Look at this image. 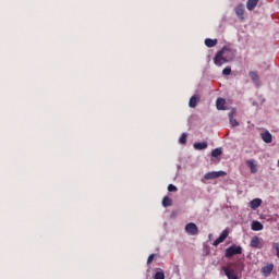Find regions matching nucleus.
I'll use <instances>...</instances> for the list:
<instances>
[{
	"mask_svg": "<svg viewBox=\"0 0 279 279\" xmlns=\"http://www.w3.org/2000/svg\"><path fill=\"white\" fill-rule=\"evenodd\" d=\"M243 263L241 262H232L229 263L227 266L222 267V271H225V276H227L228 279H239V275L236 271H243Z\"/></svg>",
	"mask_w": 279,
	"mask_h": 279,
	"instance_id": "f257e3e1",
	"label": "nucleus"
},
{
	"mask_svg": "<svg viewBox=\"0 0 279 279\" xmlns=\"http://www.w3.org/2000/svg\"><path fill=\"white\" fill-rule=\"evenodd\" d=\"M239 254H243V247L236 245L229 246L225 251L226 258H232V256H236Z\"/></svg>",
	"mask_w": 279,
	"mask_h": 279,
	"instance_id": "f03ea898",
	"label": "nucleus"
},
{
	"mask_svg": "<svg viewBox=\"0 0 279 279\" xmlns=\"http://www.w3.org/2000/svg\"><path fill=\"white\" fill-rule=\"evenodd\" d=\"M228 173L223 170L207 172L204 178L205 180H217V178H226Z\"/></svg>",
	"mask_w": 279,
	"mask_h": 279,
	"instance_id": "7ed1b4c3",
	"label": "nucleus"
},
{
	"mask_svg": "<svg viewBox=\"0 0 279 279\" xmlns=\"http://www.w3.org/2000/svg\"><path fill=\"white\" fill-rule=\"evenodd\" d=\"M221 52V54L225 57V59L227 60V62H232V60H234L235 58V52L233 49H230L228 47H223L221 50H219Z\"/></svg>",
	"mask_w": 279,
	"mask_h": 279,
	"instance_id": "20e7f679",
	"label": "nucleus"
},
{
	"mask_svg": "<svg viewBox=\"0 0 279 279\" xmlns=\"http://www.w3.org/2000/svg\"><path fill=\"white\" fill-rule=\"evenodd\" d=\"M185 232H187V234H191V236H195L199 233V229L197 228V225H195V222H190L185 226Z\"/></svg>",
	"mask_w": 279,
	"mask_h": 279,
	"instance_id": "39448f33",
	"label": "nucleus"
},
{
	"mask_svg": "<svg viewBox=\"0 0 279 279\" xmlns=\"http://www.w3.org/2000/svg\"><path fill=\"white\" fill-rule=\"evenodd\" d=\"M228 59H225V57L221 54L220 51H218L214 58V64L216 66H223V64L228 63Z\"/></svg>",
	"mask_w": 279,
	"mask_h": 279,
	"instance_id": "423d86ee",
	"label": "nucleus"
},
{
	"mask_svg": "<svg viewBox=\"0 0 279 279\" xmlns=\"http://www.w3.org/2000/svg\"><path fill=\"white\" fill-rule=\"evenodd\" d=\"M274 271V264H267L266 266L262 267L260 274L264 276V278H269L271 276V272Z\"/></svg>",
	"mask_w": 279,
	"mask_h": 279,
	"instance_id": "0eeeda50",
	"label": "nucleus"
},
{
	"mask_svg": "<svg viewBox=\"0 0 279 279\" xmlns=\"http://www.w3.org/2000/svg\"><path fill=\"white\" fill-rule=\"evenodd\" d=\"M234 12L240 21H245V5L239 4L235 7Z\"/></svg>",
	"mask_w": 279,
	"mask_h": 279,
	"instance_id": "6e6552de",
	"label": "nucleus"
},
{
	"mask_svg": "<svg viewBox=\"0 0 279 279\" xmlns=\"http://www.w3.org/2000/svg\"><path fill=\"white\" fill-rule=\"evenodd\" d=\"M228 234H229L228 230H223V231L221 232V234L219 235V238H217V239L214 241L213 245H214L215 247H217V245L223 243V241H226V239H228Z\"/></svg>",
	"mask_w": 279,
	"mask_h": 279,
	"instance_id": "1a4fd4ad",
	"label": "nucleus"
},
{
	"mask_svg": "<svg viewBox=\"0 0 279 279\" xmlns=\"http://www.w3.org/2000/svg\"><path fill=\"white\" fill-rule=\"evenodd\" d=\"M246 167L251 170V173H258V165L256 163V160L248 159L246 160Z\"/></svg>",
	"mask_w": 279,
	"mask_h": 279,
	"instance_id": "9d476101",
	"label": "nucleus"
},
{
	"mask_svg": "<svg viewBox=\"0 0 279 279\" xmlns=\"http://www.w3.org/2000/svg\"><path fill=\"white\" fill-rule=\"evenodd\" d=\"M258 1L260 0H247L246 1V9L252 12L253 10L256 9V5H258Z\"/></svg>",
	"mask_w": 279,
	"mask_h": 279,
	"instance_id": "9b49d317",
	"label": "nucleus"
},
{
	"mask_svg": "<svg viewBox=\"0 0 279 279\" xmlns=\"http://www.w3.org/2000/svg\"><path fill=\"white\" fill-rule=\"evenodd\" d=\"M197 104H199V96L198 95L192 96L189 102L190 108H197Z\"/></svg>",
	"mask_w": 279,
	"mask_h": 279,
	"instance_id": "f8f14e48",
	"label": "nucleus"
},
{
	"mask_svg": "<svg viewBox=\"0 0 279 279\" xmlns=\"http://www.w3.org/2000/svg\"><path fill=\"white\" fill-rule=\"evenodd\" d=\"M194 149H197L198 151H202L204 149H208V143L207 142L194 143Z\"/></svg>",
	"mask_w": 279,
	"mask_h": 279,
	"instance_id": "ddd939ff",
	"label": "nucleus"
},
{
	"mask_svg": "<svg viewBox=\"0 0 279 279\" xmlns=\"http://www.w3.org/2000/svg\"><path fill=\"white\" fill-rule=\"evenodd\" d=\"M262 204L263 201L260 198H254L253 201H251L250 207L252 208V210H256V208H258Z\"/></svg>",
	"mask_w": 279,
	"mask_h": 279,
	"instance_id": "4468645a",
	"label": "nucleus"
},
{
	"mask_svg": "<svg viewBox=\"0 0 279 279\" xmlns=\"http://www.w3.org/2000/svg\"><path fill=\"white\" fill-rule=\"evenodd\" d=\"M251 228L254 230V232H259V230H263L264 226L260 223V221L255 220L252 222Z\"/></svg>",
	"mask_w": 279,
	"mask_h": 279,
	"instance_id": "2eb2a0df",
	"label": "nucleus"
},
{
	"mask_svg": "<svg viewBox=\"0 0 279 279\" xmlns=\"http://www.w3.org/2000/svg\"><path fill=\"white\" fill-rule=\"evenodd\" d=\"M251 247H254L255 250L260 248V239L258 236H253L252 238Z\"/></svg>",
	"mask_w": 279,
	"mask_h": 279,
	"instance_id": "dca6fc26",
	"label": "nucleus"
},
{
	"mask_svg": "<svg viewBox=\"0 0 279 279\" xmlns=\"http://www.w3.org/2000/svg\"><path fill=\"white\" fill-rule=\"evenodd\" d=\"M217 110H226V99L218 98L216 101Z\"/></svg>",
	"mask_w": 279,
	"mask_h": 279,
	"instance_id": "f3484780",
	"label": "nucleus"
},
{
	"mask_svg": "<svg viewBox=\"0 0 279 279\" xmlns=\"http://www.w3.org/2000/svg\"><path fill=\"white\" fill-rule=\"evenodd\" d=\"M169 206H173V201L169 196H165L162 198V207L169 208Z\"/></svg>",
	"mask_w": 279,
	"mask_h": 279,
	"instance_id": "a211bd4d",
	"label": "nucleus"
},
{
	"mask_svg": "<svg viewBox=\"0 0 279 279\" xmlns=\"http://www.w3.org/2000/svg\"><path fill=\"white\" fill-rule=\"evenodd\" d=\"M262 138H263L264 143H271V141H272L271 133H269V131L262 133Z\"/></svg>",
	"mask_w": 279,
	"mask_h": 279,
	"instance_id": "6ab92c4d",
	"label": "nucleus"
},
{
	"mask_svg": "<svg viewBox=\"0 0 279 279\" xmlns=\"http://www.w3.org/2000/svg\"><path fill=\"white\" fill-rule=\"evenodd\" d=\"M217 39H211V38H207L205 39V45L206 47L213 48V47H217Z\"/></svg>",
	"mask_w": 279,
	"mask_h": 279,
	"instance_id": "aec40b11",
	"label": "nucleus"
},
{
	"mask_svg": "<svg viewBox=\"0 0 279 279\" xmlns=\"http://www.w3.org/2000/svg\"><path fill=\"white\" fill-rule=\"evenodd\" d=\"M221 154H223V151L221 150V148H216L211 151V156L213 158H219V156H221Z\"/></svg>",
	"mask_w": 279,
	"mask_h": 279,
	"instance_id": "412c9836",
	"label": "nucleus"
},
{
	"mask_svg": "<svg viewBox=\"0 0 279 279\" xmlns=\"http://www.w3.org/2000/svg\"><path fill=\"white\" fill-rule=\"evenodd\" d=\"M250 77L255 82V84H258V73L256 72H250Z\"/></svg>",
	"mask_w": 279,
	"mask_h": 279,
	"instance_id": "4be33fe9",
	"label": "nucleus"
},
{
	"mask_svg": "<svg viewBox=\"0 0 279 279\" xmlns=\"http://www.w3.org/2000/svg\"><path fill=\"white\" fill-rule=\"evenodd\" d=\"M187 134L186 133H183L182 135H181V137L179 138V143L181 144V145H186V138H187Z\"/></svg>",
	"mask_w": 279,
	"mask_h": 279,
	"instance_id": "5701e85b",
	"label": "nucleus"
},
{
	"mask_svg": "<svg viewBox=\"0 0 279 279\" xmlns=\"http://www.w3.org/2000/svg\"><path fill=\"white\" fill-rule=\"evenodd\" d=\"M229 121H230V125L232 128H239V121H236V119L234 118H229Z\"/></svg>",
	"mask_w": 279,
	"mask_h": 279,
	"instance_id": "b1692460",
	"label": "nucleus"
},
{
	"mask_svg": "<svg viewBox=\"0 0 279 279\" xmlns=\"http://www.w3.org/2000/svg\"><path fill=\"white\" fill-rule=\"evenodd\" d=\"M154 279H165V272L162 270L157 271L154 276Z\"/></svg>",
	"mask_w": 279,
	"mask_h": 279,
	"instance_id": "393cba45",
	"label": "nucleus"
},
{
	"mask_svg": "<svg viewBox=\"0 0 279 279\" xmlns=\"http://www.w3.org/2000/svg\"><path fill=\"white\" fill-rule=\"evenodd\" d=\"M232 73V68L227 66L222 70V75H230Z\"/></svg>",
	"mask_w": 279,
	"mask_h": 279,
	"instance_id": "a878e982",
	"label": "nucleus"
},
{
	"mask_svg": "<svg viewBox=\"0 0 279 279\" xmlns=\"http://www.w3.org/2000/svg\"><path fill=\"white\" fill-rule=\"evenodd\" d=\"M168 191H169V193H175V191H178V187L173 184H169L168 185Z\"/></svg>",
	"mask_w": 279,
	"mask_h": 279,
	"instance_id": "bb28decb",
	"label": "nucleus"
},
{
	"mask_svg": "<svg viewBox=\"0 0 279 279\" xmlns=\"http://www.w3.org/2000/svg\"><path fill=\"white\" fill-rule=\"evenodd\" d=\"M234 117H236V109H231L229 112V119H234Z\"/></svg>",
	"mask_w": 279,
	"mask_h": 279,
	"instance_id": "cd10ccee",
	"label": "nucleus"
},
{
	"mask_svg": "<svg viewBox=\"0 0 279 279\" xmlns=\"http://www.w3.org/2000/svg\"><path fill=\"white\" fill-rule=\"evenodd\" d=\"M155 256H156L155 254H150V255L148 256L147 265H151V263H154Z\"/></svg>",
	"mask_w": 279,
	"mask_h": 279,
	"instance_id": "c85d7f7f",
	"label": "nucleus"
}]
</instances>
